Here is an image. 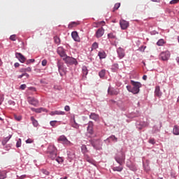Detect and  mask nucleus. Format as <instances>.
Here are the masks:
<instances>
[{
    "instance_id": "5701e85b",
    "label": "nucleus",
    "mask_w": 179,
    "mask_h": 179,
    "mask_svg": "<svg viewBox=\"0 0 179 179\" xmlns=\"http://www.w3.org/2000/svg\"><path fill=\"white\" fill-rule=\"evenodd\" d=\"M31 121L34 127H38V121H37V120H36L34 117L33 116L31 117Z\"/></svg>"
},
{
    "instance_id": "7c9ffc66",
    "label": "nucleus",
    "mask_w": 179,
    "mask_h": 179,
    "mask_svg": "<svg viewBox=\"0 0 179 179\" xmlns=\"http://www.w3.org/2000/svg\"><path fill=\"white\" fill-rule=\"evenodd\" d=\"M120 6H121V3H115L113 8V12H115V10H117V9H119Z\"/></svg>"
},
{
    "instance_id": "a211bd4d",
    "label": "nucleus",
    "mask_w": 179,
    "mask_h": 179,
    "mask_svg": "<svg viewBox=\"0 0 179 179\" xmlns=\"http://www.w3.org/2000/svg\"><path fill=\"white\" fill-rule=\"evenodd\" d=\"M93 122H90L88 123V127H87V132L90 134V135H93Z\"/></svg>"
},
{
    "instance_id": "412c9836",
    "label": "nucleus",
    "mask_w": 179,
    "mask_h": 179,
    "mask_svg": "<svg viewBox=\"0 0 179 179\" xmlns=\"http://www.w3.org/2000/svg\"><path fill=\"white\" fill-rule=\"evenodd\" d=\"M90 118L94 121H99V115L92 113L90 114Z\"/></svg>"
},
{
    "instance_id": "de8ad7c7",
    "label": "nucleus",
    "mask_w": 179,
    "mask_h": 179,
    "mask_svg": "<svg viewBox=\"0 0 179 179\" xmlns=\"http://www.w3.org/2000/svg\"><path fill=\"white\" fill-rule=\"evenodd\" d=\"M26 87H27L26 84H22L20 85V89H21V90H24V89H26Z\"/></svg>"
},
{
    "instance_id": "a878e982",
    "label": "nucleus",
    "mask_w": 179,
    "mask_h": 179,
    "mask_svg": "<svg viewBox=\"0 0 179 179\" xmlns=\"http://www.w3.org/2000/svg\"><path fill=\"white\" fill-rule=\"evenodd\" d=\"M164 44H166V41H164V39H163V38L159 39L157 42V45H158L159 47H162V46L164 45Z\"/></svg>"
},
{
    "instance_id": "a18cd8bd",
    "label": "nucleus",
    "mask_w": 179,
    "mask_h": 179,
    "mask_svg": "<svg viewBox=\"0 0 179 179\" xmlns=\"http://www.w3.org/2000/svg\"><path fill=\"white\" fill-rule=\"evenodd\" d=\"M149 143H151V145H155V143H156L155 138H150Z\"/></svg>"
},
{
    "instance_id": "c85d7f7f",
    "label": "nucleus",
    "mask_w": 179,
    "mask_h": 179,
    "mask_svg": "<svg viewBox=\"0 0 179 179\" xmlns=\"http://www.w3.org/2000/svg\"><path fill=\"white\" fill-rule=\"evenodd\" d=\"M23 76H26V78H29V75L27 73H22L21 75L18 76L17 78L18 79H22V78H23Z\"/></svg>"
},
{
    "instance_id": "8fccbe9b",
    "label": "nucleus",
    "mask_w": 179,
    "mask_h": 179,
    "mask_svg": "<svg viewBox=\"0 0 179 179\" xmlns=\"http://www.w3.org/2000/svg\"><path fill=\"white\" fill-rule=\"evenodd\" d=\"M34 61H35L34 59H30L27 60V64L33 63V62H34Z\"/></svg>"
},
{
    "instance_id": "f03ea898",
    "label": "nucleus",
    "mask_w": 179,
    "mask_h": 179,
    "mask_svg": "<svg viewBox=\"0 0 179 179\" xmlns=\"http://www.w3.org/2000/svg\"><path fill=\"white\" fill-rule=\"evenodd\" d=\"M131 85H127L126 87L128 92L130 93H133V94H138L139 92H141V87H142V84L139 82L134 81L131 80L130 81Z\"/></svg>"
},
{
    "instance_id": "e2e57ef3",
    "label": "nucleus",
    "mask_w": 179,
    "mask_h": 179,
    "mask_svg": "<svg viewBox=\"0 0 179 179\" xmlns=\"http://www.w3.org/2000/svg\"><path fill=\"white\" fill-rule=\"evenodd\" d=\"M152 2H159V0H152Z\"/></svg>"
},
{
    "instance_id": "423d86ee",
    "label": "nucleus",
    "mask_w": 179,
    "mask_h": 179,
    "mask_svg": "<svg viewBox=\"0 0 179 179\" xmlns=\"http://www.w3.org/2000/svg\"><path fill=\"white\" fill-rule=\"evenodd\" d=\"M90 142L94 149H96L97 150L101 149V141H100V140H91Z\"/></svg>"
},
{
    "instance_id": "774afa93",
    "label": "nucleus",
    "mask_w": 179,
    "mask_h": 179,
    "mask_svg": "<svg viewBox=\"0 0 179 179\" xmlns=\"http://www.w3.org/2000/svg\"><path fill=\"white\" fill-rule=\"evenodd\" d=\"M0 121H3V119H2V117H0Z\"/></svg>"
},
{
    "instance_id": "9d476101",
    "label": "nucleus",
    "mask_w": 179,
    "mask_h": 179,
    "mask_svg": "<svg viewBox=\"0 0 179 179\" xmlns=\"http://www.w3.org/2000/svg\"><path fill=\"white\" fill-rule=\"evenodd\" d=\"M120 25L122 30H127L129 26V22H128V21L122 20L120 21Z\"/></svg>"
},
{
    "instance_id": "4d7b16f0",
    "label": "nucleus",
    "mask_w": 179,
    "mask_h": 179,
    "mask_svg": "<svg viewBox=\"0 0 179 179\" xmlns=\"http://www.w3.org/2000/svg\"><path fill=\"white\" fill-rule=\"evenodd\" d=\"M20 72H21V73H24L26 72V70H25V69H21L20 70Z\"/></svg>"
},
{
    "instance_id": "ea45409f",
    "label": "nucleus",
    "mask_w": 179,
    "mask_h": 179,
    "mask_svg": "<svg viewBox=\"0 0 179 179\" xmlns=\"http://www.w3.org/2000/svg\"><path fill=\"white\" fill-rule=\"evenodd\" d=\"M22 146V139L19 138V140L17 141L16 147L20 148Z\"/></svg>"
},
{
    "instance_id": "b1692460",
    "label": "nucleus",
    "mask_w": 179,
    "mask_h": 179,
    "mask_svg": "<svg viewBox=\"0 0 179 179\" xmlns=\"http://www.w3.org/2000/svg\"><path fill=\"white\" fill-rule=\"evenodd\" d=\"M98 57H99L100 59H104V58H106V52L104 51L99 52Z\"/></svg>"
},
{
    "instance_id": "0eeeda50",
    "label": "nucleus",
    "mask_w": 179,
    "mask_h": 179,
    "mask_svg": "<svg viewBox=\"0 0 179 179\" xmlns=\"http://www.w3.org/2000/svg\"><path fill=\"white\" fill-rule=\"evenodd\" d=\"M57 141L60 143H62L63 145H66L67 146H69V145H71V141H69L65 136H60Z\"/></svg>"
},
{
    "instance_id": "052dcab7",
    "label": "nucleus",
    "mask_w": 179,
    "mask_h": 179,
    "mask_svg": "<svg viewBox=\"0 0 179 179\" xmlns=\"http://www.w3.org/2000/svg\"><path fill=\"white\" fill-rule=\"evenodd\" d=\"M19 63H15V64H14V66L15 67V68H17V67H19Z\"/></svg>"
},
{
    "instance_id": "a19ab883",
    "label": "nucleus",
    "mask_w": 179,
    "mask_h": 179,
    "mask_svg": "<svg viewBox=\"0 0 179 179\" xmlns=\"http://www.w3.org/2000/svg\"><path fill=\"white\" fill-rule=\"evenodd\" d=\"M14 118L15 120H16V121H21L22 120V116L21 115H14Z\"/></svg>"
},
{
    "instance_id": "2eb2a0df",
    "label": "nucleus",
    "mask_w": 179,
    "mask_h": 179,
    "mask_svg": "<svg viewBox=\"0 0 179 179\" xmlns=\"http://www.w3.org/2000/svg\"><path fill=\"white\" fill-rule=\"evenodd\" d=\"M15 57L19 59L20 62H22V64L26 61V57H24L22 53L16 52Z\"/></svg>"
},
{
    "instance_id": "f704fd0d",
    "label": "nucleus",
    "mask_w": 179,
    "mask_h": 179,
    "mask_svg": "<svg viewBox=\"0 0 179 179\" xmlns=\"http://www.w3.org/2000/svg\"><path fill=\"white\" fill-rule=\"evenodd\" d=\"M109 139H111V141H113V142H117L118 141V138L117 137H115V136H114V135L110 136L109 137Z\"/></svg>"
},
{
    "instance_id": "864d4df0",
    "label": "nucleus",
    "mask_w": 179,
    "mask_h": 179,
    "mask_svg": "<svg viewBox=\"0 0 179 179\" xmlns=\"http://www.w3.org/2000/svg\"><path fill=\"white\" fill-rule=\"evenodd\" d=\"M3 102V96H0V106H1V104H2Z\"/></svg>"
},
{
    "instance_id": "1a4fd4ad",
    "label": "nucleus",
    "mask_w": 179,
    "mask_h": 179,
    "mask_svg": "<svg viewBox=\"0 0 179 179\" xmlns=\"http://www.w3.org/2000/svg\"><path fill=\"white\" fill-rule=\"evenodd\" d=\"M117 57L120 59H122L125 57V50L122 48H119L117 49Z\"/></svg>"
},
{
    "instance_id": "bf43d9fd",
    "label": "nucleus",
    "mask_w": 179,
    "mask_h": 179,
    "mask_svg": "<svg viewBox=\"0 0 179 179\" xmlns=\"http://www.w3.org/2000/svg\"><path fill=\"white\" fill-rule=\"evenodd\" d=\"M143 80H146V79H148V76L146 75H144L143 76Z\"/></svg>"
},
{
    "instance_id": "79ce46f5",
    "label": "nucleus",
    "mask_w": 179,
    "mask_h": 179,
    "mask_svg": "<svg viewBox=\"0 0 179 179\" xmlns=\"http://www.w3.org/2000/svg\"><path fill=\"white\" fill-rule=\"evenodd\" d=\"M10 40H11V41H16V35L15 34L11 35L10 36Z\"/></svg>"
},
{
    "instance_id": "20e7f679",
    "label": "nucleus",
    "mask_w": 179,
    "mask_h": 179,
    "mask_svg": "<svg viewBox=\"0 0 179 179\" xmlns=\"http://www.w3.org/2000/svg\"><path fill=\"white\" fill-rule=\"evenodd\" d=\"M57 68L60 76H64V75H66V67L64 66V63L61 62L60 61H58Z\"/></svg>"
},
{
    "instance_id": "603ef678",
    "label": "nucleus",
    "mask_w": 179,
    "mask_h": 179,
    "mask_svg": "<svg viewBox=\"0 0 179 179\" xmlns=\"http://www.w3.org/2000/svg\"><path fill=\"white\" fill-rule=\"evenodd\" d=\"M26 72H31V68L30 67H27L25 69V73Z\"/></svg>"
},
{
    "instance_id": "c9c22d12",
    "label": "nucleus",
    "mask_w": 179,
    "mask_h": 179,
    "mask_svg": "<svg viewBox=\"0 0 179 179\" xmlns=\"http://www.w3.org/2000/svg\"><path fill=\"white\" fill-rule=\"evenodd\" d=\"M6 178V173L5 172L0 171V179H5Z\"/></svg>"
},
{
    "instance_id": "680f3d73",
    "label": "nucleus",
    "mask_w": 179,
    "mask_h": 179,
    "mask_svg": "<svg viewBox=\"0 0 179 179\" xmlns=\"http://www.w3.org/2000/svg\"><path fill=\"white\" fill-rule=\"evenodd\" d=\"M29 89H30V90H33V92H36L35 87H31Z\"/></svg>"
},
{
    "instance_id": "69168bd1",
    "label": "nucleus",
    "mask_w": 179,
    "mask_h": 179,
    "mask_svg": "<svg viewBox=\"0 0 179 179\" xmlns=\"http://www.w3.org/2000/svg\"><path fill=\"white\" fill-rule=\"evenodd\" d=\"M22 178H26V176H21Z\"/></svg>"
},
{
    "instance_id": "37998d69",
    "label": "nucleus",
    "mask_w": 179,
    "mask_h": 179,
    "mask_svg": "<svg viewBox=\"0 0 179 179\" xmlns=\"http://www.w3.org/2000/svg\"><path fill=\"white\" fill-rule=\"evenodd\" d=\"M41 173H43V174H45V176H48L50 174V172H48V171L45 169H42Z\"/></svg>"
},
{
    "instance_id": "aec40b11",
    "label": "nucleus",
    "mask_w": 179,
    "mask_h": 179,
    "mask_svg": "<svg viewBox=\"0 0 179 179\" xmlns=\"http://www.w3.org/2000/svg\"><path fill=\"white\" fill-rule=\"evenodd\" d=\"M85 159L87 162H88V163H90L91 164H93L94 166H96V161H94V159L89 157V156L85 155Z\"/></svg>"
},
{
    "instance_id": "0e129e2a",
    "label": "nucleus",
    "mask_w": 179,
    "mask_h": 179,
    "mask_svg": "<svg viewBox=\"0 0 179 179\" xmlns=\"http://www.w3.org/2000/svg\"><path fill=\"white\" fill-rule=\"evenodd\" d=\"M60 179H68V177L61 178Z\"/></svg>"
},
{
    "instance_id": "39448f33",
    "label": "nucleus",
    "mask_w": 179,
    "mask_h": 179,
    "mask_svg": "<svg viewBox=\"0 0 179 179\" xmlns=\"http://www.w3.org/2000/svg\"><path fill=\"white\" fill-rule=\"evenodd\" d=\"M63 60L66 62V64H69L70 65H78V61H76L75 58L69 56H66L63 58Z\"/></svg>"
},
{
    "instance_id": "5fc2aeb1",
    "label": "nucleus",
    "mask_w": 179,
    "mask_h": 179,
    "mask_svg": "<svg viewBox=\"0 0 179 179\" xmlns=\"http://www.w3.org/2000/svg\"><path fill=\"white\" fill-rule=\"evenodd\" d=\"M31 142H33V141H31V139L29 138L26 141V143H31Z\"/></svg>"
},
{
    "instance_id": "6e6552de",
    "label": "nucleus",
    "mask_w": 179,
    "mask_h": 179,
    "mask_svg": "<svg viewBox=\"0 0 179 179\" xmlns=\"http://www.w3.org/2000/svg\"><path fill=\"white\" fill-rule=\"evenodd\" d=\"M169 58H170V52L169 51L162 52L159 55V59L162 61H168Z\"/></svg>"
},
{
    "instance_id": "c756f323",
    "label": "nucleus",
    "mask_w": 179,
    "mask_h": 179,
    "mask_svg": "<svg viewBox=\"0 0 179 179\" xmlns=\"http://www.w3.org/2000/svg\"><path fill=\"white\" fill-rule=\"evenodd\" d=\"M82 71L83 75H85V76L86 75H87V73H89V71H87V67H86V66H83Z\"/></svg>"
},
{
    "instance_id": "cd10ccee",
    "label": "nucleus",
    "mask_w": 179,
    "mask_h": 179,
    "mask_svg": "<svg viewBox=\"0 0 179 179\" xmlns=\"http://www.w3.org/2000/svg\"><path fill=\"white\" fill-rule=\"evenodd\" d=\"M173 135H179V127L175 125L173 130Z\"/></svg>"
},
{
    "instance_id": "f3484780",
    "label": "nucleus",
    "mask_w": 179,
    "mask_h": 179,
    "mask_svg": "<svg viewBox=\"0 0 179 179\" xmlns=\"http://www.w3.org/2000/svg\"><path fill=\"white\" fill-rule=\"evenodd\" d=\"M50 115H65V112L59 111V110H55L50 113Z\"/></svg>"
},
{
    "instance_id": "c03bdc74",
    "label": "nucleus",
    "mask_w": 179,
    "mask_h": 179,
    "mask_svg": "<svg viewBox=\"0 0 179 179\" xmlns=\"http://www.w3.org/2000/svg\"><path fill=\"white\" fill-rule=\"evenodd\" d=\"M179 0H172L170 1L171 5H176V3H178Z\"/></svg>"
},
{
    "instance_id": "dca6fc26",
    "label": "nucleus",
    "mask_w": 179,
    "mask_h": 179,
    "mask_svg": "<svg viewBox=\"0 0 179 179\" xmlns=\"http://www.w3.org/2000/svg\"><path fill=\"white\" fill-rule=\"evenodd\" d=\"M71 36L74 41H77L78 43L80 41V38L79 37V35L76 31H74L71 33Z\"/></svg>"
},
{
    "instance_id": "09e8293b",
    "label": "nucleus",
    "mask_w": 179,
    "mask_h": 179,
    "mask_svg": "<svg viewBox=\"0 0 179 179\" xmlns=\"http://www.w3.org/2000/svg\"><path fill=\"white\" fill-rule=\"evenodd\" d=\"M41 64L42 66H45L47 65V59H43Z\"/></svg>"
},
{
    "instance_id": "4468645a",
    "label": "nucleus",
    "mask_w": 179,
    "mask_h": 179,
    "mask_svg": "<svg viewBox=\"0 0 179 179\" xmlns=\"http://www.w3.org/2000/svg\"><path fill=\"white\" fill-rule=\"evenodd\" d=\"M27 100L28 103H29V104H31V106H37V104H38V101H37V99H36L35 98L29 96L27 98Z\"/></svg>"
},
{
    "instance_id": "6e6d98bb",
    "label": "nucleus",
    "mask_w": 179,
    "mask_h": 179,
    "mask_svg": "<svg viewBox=\"0 0 179 179\" xmlns=\"http://www.w3.org/2000/svg\"><path fill=\"white\" fill-rule=\"evenodd\" d=\"M73 128H79V125L78 124H76V123H74L73 124Z\"/></svg>"
},
{
    "instance_id": "3c124183",
    "label": "nucleus",
    "mask_w": 179,
    "mask_h": 179,
    "mask_svg": "<svg viewBox=\"0 0 179 179\" xmlns=\"http://www.w3.org/2000/svg\"><path fill=\"white\" fill-rule=\"evenodd\" d=\"M64 110L65 111H69L71 110V108L69 107V106H66L64 107Z\"/></svg>"
},
{
    "instance_id": "4c0bfd02",
    "label": "nucleus",
    "mask_w": 179,
    "mask_h": 179,
    "mask_svg": "<svg viewBox=\"0 0 179 179\" xmlns=\"http://www.w3.org/2000/svg\"><path fill=\"white\" fill-rule=\"evenodd\" d=\"M32 111H35V113H41V111H43V108H31Z\"/></svg>"
},
{
    "instance_id": "338daca9",
    "label": "nucleus",
    "mask_w": 179,
    "mask_h": 179,
    "mask_svg": "<svg viewBox=\"0 0 179 179\" xmlns=\"http://www.w3.org/2000/svg\"><path fill=\"white\" fill-rule=\"evenodd\" d=\"M104 23H105L104 21L101 22V24H104Z\"/></svg>"
},
{
    "instance_id": "7ed1b4c3",
    "label": "nucleus",
    "mask_w": 179,
    "mask_h": 179,
    "mask_svg": "<svg viewBox=\"0 0 179 179\" xmlns=\"http://www.w3.org/2000/svg\"><path fill=\"white\" fill-rule=\"evenodd\" d=\"M115 159L117 162V163H118V164H120V166H115L113 168V171H122V170L124 169V167H122V165L124 164V163H125V155L124 154V152L121 153V156H115Z\"/></svg>"
},
{
    "instance_id": "72a5a7b5",
    "label": "nucleus",
    "mask_w": 179,
    "mask_h": 179,
    "mask_svg": "<svg viewBox=\"0 0 179 179\" xmlns=\"http://www.w3.org/2000/svg\"><path fill=\"white\" fill-rule=\"evenodd\" d=\"M81 150H82V152H83L84 153H86V152H88V150H87V147H86L85 145H83L81 146Z\"/></svg>"
},
{
    "instance_id": "13d9d810",
    "label": "nucleus",
    "mask_w": 179,
    "mask_h": 179,
    "mask_svg": "<svg viewBox=\"0 0 179 179\" xmlns=\"http://www.w3.org/2000/svg\"><path fill=\"white\" fill-rule=\"evenodd\" d=\"M11 138H12V136H10L9 137L6 138L5 143H6V142H8V141H9V139H10Z\"/></svg>"
},
{
    "instance_id": "4be33fe9",
    "label": "nucleus",
    "mask_w": 179,
    "mask_h": 179,
    "mask_svg": "<svg viewBox=\"0 0 179 179\" xmlns=\"http://www.w3.org/2000/svg\"><path fill=\"white\" fill-rule=\"evenodd\" d=\"M67 155H68L69 159H70L71 160H73L76 157L75 152L73 151H69Z\"/></svg>"
},
{
    "instance_id": "58836bf2",
    "label": "nucleus",
    "mask_w": 179,
    "mask_h": 179,
    "mask_svg": "<svg viewBox=\"0 0 179 179\" xmlns=\"http://www.w3.org/2000/svg\"><path fill=\"white\" fill-rule=\"evenodd\" d=\"M108 38L114 39L115 38V34L114 33H110L108 34Z\"/></svg>"
},
{
    "instance_id": "f8f14e48",
    "label": "nucleus",
    "mask_w": 179,
    "mask_h": 179,
    "mask_svg": "<svg viewBox=\"0 0 179 179\" xmlns=\"http://www.w3.org/2000/svg\"><path fill=\"white\" fill-rule=\"evenodd\" d=\"M104 34V29H103V27H101L99 29H98V30L96 31L95 36L96 37V38H100V37H103V35Z\"/></svg>"
},
{
    "instance_id": "49530a36",
    "label": "nucleus",
    "mask_w": 179,
    "mask_h": 179,
    "mask_svg": "<svg viewBox=\"0 0 179 179\" xmlns=\"http://www.w3.org/2000/svg\"><path fill=\"white\" fill-rule=\"evenodd\" d=\"M57 121L56 120H53V121H50V124L51 125V127H55V124H57Z\"/></svg>"
},
{
    "instance_id": "393cba45",
    "label": "nucleus",
    "mask_w": 179,
    "mask_h": 179,
    "mask_svg": "<svg viewBox=\"0 0 179 179\" xmlns=\"http://www.w3.org/2000/svg\"><path fill=\"white\" fill-rule=\"evenodd\" d=\"M78 25H79V22H72L69 24V29L76 27Z\"/></svg>"
},
{
    "instance_id": "e433bc0d",
    "label": "nucleus",
    "mask_w": 179,
    "mask_h": 179,
    "mask_svg": "<svg viewBox=\"0 0 179 179\" xmlns=\"http://www.w3.org/2000/svg\"><path fill=\"white\" fill-rule=\"evenodd\" d=\"M92 50H96V48H99V43L97 42H95L92 45Z\"/></svg>"
},
{
    "instance_id": "f257e3e1",
    "label": "nucleus",
    "mask_w": 179,
    "mask_h": 179,
    "mask_svg": "<svg viewBox=\"0 0 179 179\" xmlns=\"http://www.w3.org/2000/svg\"><path fill=\"white\" fill-rule=\"evenodd\" d=\"M48 157L52 160H55L57 163H62L64 159L62 157H57V148L55 146L51 145L48 148Z\"/></svg>"
},
{
    "instance_id": "9b49d317",
    "label": "nucleus",
    "mask_w": 179,
    "mask_h": 179,
    "mask_svg": "<svg viewBox=\"0 0 179 179\" xmlns=\"http://www.w3.org/2000/svg\"><path fill=\"white\" fill-rule=\"evenodd\" d=\"M108 94H110V96H117L118 93H120V90L118 89H114V88H109L108 90Z\"/></svg>"
},
{
    "instance_id": "6ab92c4d",
    "label": "nucleus",
    "mask_w": 179,
    "mask_h": 179,
    "mask_svg": "<svg viewBox=\"0 0 179 179\" xmlns=\"http://www.w3.org/2000/svg\"><path fill=\"white\" fill-rule=\"evenodd\" d=\"M155 94L157 96V97H162V92H160V87L159 86H156L155 87Z\"/></svg>"
},
{
    "instance_id": "ddd939ff",
    "label": "nucleus",
    "mask_w": 179,
    "mask_h": 179,
    "mask_svg": "<svg viewBox=\"0 0 179 179\" xmlns=\"http://www.w3.org/2000/svg\"><path fill=\"white\" fill-rule=\"evenodd\" d=\"M57 53L62 58H65L66 56V54H65V50H64V48L59 47L57 48Z\"/></svg>"
},
{
    "instance_id": "473e14b6",
    "label": "nucleus",
    "mask_w": 179,
    "mask_h": 179,
    "mask_svg": "<svg viewBox=\"0 0 179 179\" xmlns=\"http://www.w3.org/2000/svg\"><path fill=\"white\" fill-rule=\"evenodd\" d=\"M54 40L56 44H59V43H61V39L58 36H55Z\"/></svg>"
},
{
    "instance_id": "2f4dec72",
    "label": "nucleus",
    "mask_w": 179,
    "mask_h": 179,
    "mask_svg": "<svg viewBox=\"0 0 179 179\" xmlns=\"http://www.w3.org/2000/svg\"><path fill=\"white\" fill-rule=\"evenodd\" d=\"M100 78H104L106 76V70H101L99 73Z\"/></svg>"
},
{
    "instance_id": "bb28decb",
    "label": "nucleus",
    "mask_w": 179,
    "mask_h": 179,
    "mask_svg": "<svg viewBox=\"0 0 179 179\" xmlns=\"http://www.w3.org/2000/svg\"><path fill=\"white\" fill-rule=\"evenodd\" d=\"M119 69L118 64H114L111 67L112 72H117Z\"/></svg>"
}]
</instances>
